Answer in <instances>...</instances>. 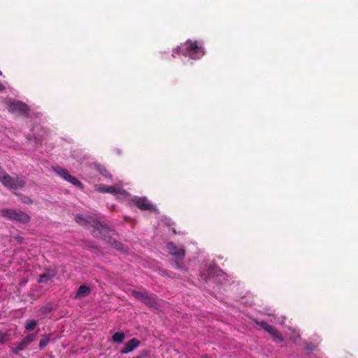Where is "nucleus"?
Instances as JSON below:
<instances>
[{
  "instance_id": "f257e3e1",
  "label": "nucleus",
  "mask_w": 358,
  "mask_h": 358,
  "mask_svg": "<svg viewBox=\"0 0 358 358\" xmlns=\"http://www.w3.org/2000/svg\"><path fill=\"white\" fill-rule=\"evenodd\" d=\"M181 54L191 59H196L203 57L205 54L203 44L196 41L187 40L184 43L176 48L173 51V57Z\"/></svg>"
},
{
  "instance_id": "f03ea898",
  "label": "nucleus",
  "mask_w": 358,
  "mask_h": 358,
  "mask_svg": "<svg viewBox=\"0 0 358 358\" xmlns=\"http://www.w3.org/2000/svg\"><path fill=\"white\" fill-rule=\"evenodd\" d=\"M0 181L6 188L16 190L22 188L25 182L22 177L16 176L15 178L9 176L0 166Z\"/></svg>"
},
{
  "instance_id": "7ed1b4c3",
  "label": "nucleus",
  "mask_w": 358,
  "mask_h": 358,
  "mask_svg": "<svg viewBox=\"0 0 358 358\" xmlns=\"http://www.w3.org/2000/svg\"><path fill=\"white\" fill-rule=\"evenodd\" d=\"M1 215L10 220L16 221L22 224L28 223L30 217L28 214L21 210L4 208L1 210Z\"/></svg>"
},
{
  "instance_id": "20e7f679",
  "label": "nucleus",
  "mask_w": 358,
  "mask_h": 358,
  "mask_svg": "<svg viewBox=\"0 0 358 358\" xmlns=\"http://www.w3.org/2000/svg\"><path fill=\"white\" fill-rule=\"evenodd\" d=\"M8 110L10 113H18L21 115H27L29 110L27 105L21 101H11L8 105Z\"/></svg>"
},
{
  "instance_id": "39448f33",
  "label": "nucleus",
  "mask_w": 358,
  "mask_h": 358,
  "mask_svg": "<svg viewBox=\"0 0 358 358\" xmlns=\"http://www.w3.org/2000/svg\"><path fill=\"white\" fill-rule=\"evenodd\" d=\"M76 222L81 226L87 227L92 225L95 229H99V227L103 228V225L99 222L95 220L92 217H84L81 215H77L75 218Z\"/></svg>"
},
{
  "instance_id": "423d86ee",
  "label": "nucleus",
  "mask_w": 358,
  "mask_h": 358,
  "mask_svg": "<svg viewBox=\"0 0 358 358\" xmlns=\"http://www.w3.org/2000/svg\"><path fill=\"white\" fill-rule=\"evenodd\" d=\"M166 248L171 255L180 259H182L184 257L185 252L183 248H179L171 242L167 243Z\"/></svg>"
},
{
  "instance_id": "0eeeda50",
  "label": "nucleus",
  "mask_w": 358,
  "mask_h": 358,
  "mask_svg": "<svg viewBox=\"0 0 358 358\" xmlns=\"http://www.w3.org/2000/svg\"><path fill=\"white\" fill-rule=\"evenodd\" d=\"M141 342L136 338H134L127 341L124 347L120 350L122 354H127L132 352L134 349L140 345Z\"/></svg>"
},
{
  "instance_id": "6e6552de",
  "label": "nucleus",
  "mask_w": 358,
  "mask_h": 358,
  "mask_svg": "<svg viewBox=\"0 0 358 358\" xmlns=\"http://www.w3.org/2000/svg\"><path fill=\"white\" fill-rule=\"evenodd\" d=\"M260 325L265 331L269 333L272 336L276 338L280 341H282V338L281 337V336L279 334L278 331L274 327L268 324L265 322H261Z\"/></svg>"
},
{
  "instance_id": "1a4fd4ad",
  "label": "nucleus",
  "mask_w": 358,
  "mask_h": 358,
  "mask_svg": "<svg viewBox=\"0 0 358 358\" xmlns=\"http://www.w3.org/2000/svg\"><path fill=\"white\" fill-rule=\"evenodd\" d=\"M134 203L141 210H152L153 206L145 198H138L133 200Z\"/></svg>"
},
{
  "instance_id": "9d476101",
  "label": "nucleus",
  "mask_w": 358,
  "mask_h": 358,
  "mask_svg": "<svg viewBox=\"0 0 358 358\" xmlns=\"http://www.w3.org/2000/svg\"><path fill=\"white\" fill-rule=\"evenodd\" d=\"M35 338V334H29L26 336L16 347L17 351L24 350Z\"/></svg>"
},
{
  "instance_id": "9b49d317",
  "label": "nucleus",
  "mask_w": 358,
  "mask_h": 358,
  "mask_svg": "<svg viewBox=\"0 0 358 358\" xmlns=\"http://www.w3.org/2000/svg\"><path fill=\"white\" fill-rule=\"evenodd\" d=\"M90 288L86 285H81L79 287L76 292V294L75 298L76 299H80L88 296L90 293Z\"/></svg>"
},
{
  "instance_id": "f8f14e48",
  "label": "nucleus",
  "mask_w": 358,
  "mask_h": 358,
  "mask_svg": "<svg viewBox=\"0 0 358 358\" xmlns=\"http://www.w3.org/2000/svg\"><path fill=\"white\" fill-rule=\"evenodd\" d=\"M97 190L102 193H112V194L117 193L115 188L114 187L108 186V185H99L97 187Z\"/></svg>"
},
{
  "instance_id": "ddd939ff",
  "label": "nucleus",
  "mask_w": 358,
  "mask_h": 358,
  "mask_svg": "<svg viewBox=\"0 0 358 358\" xmlns=\"http://www.w3.org/2000/svg\"><path fill=\"white\" fill-rule=\"evenodd\" d=\"M125 338V334L124 332H116L113 336V341L117 343H121Z\"/></svg>"
},
{
  "instance_id": "4468645a",
  "label": "nucleus",
  "mask_w": 358,
  "mask_h": 358,
  "mask_svg": "<svg viewBox=\"0 0 358 358\" xmlns=\"http://www.w3.org/2000/svg\"><path fill=\"white\" fill-rule=\"evenodd\" d=\"M143 302L150 307H153L156 304L155 297L154 295L147 294Z\"/></svg>"
},
{
  "instance_id": "2eb2a0df",
  "label": "nucleus",
  "mask_w": 358,
  "mask_h": 358,
  "mask_svg": "<svg viewBox=\"0 0 358 358\" xmlns=\"http://www.w3.org/2000/svg\"><path fill=\"white\" fill-rule=\"evenodd\" d=\"M146 294H147L146 292H138V291H132L131 292V295L142 302L145 300V297Z\"/></svg>"
},
{
  "instance_id": "dca6fc26",
  "label": "nucleus",
  "mask_w": 358,
  "mask_h": 358,
  "mask_svg": "<svg viewBox=\"0 0 358 358\" xmlns=\"http://www.w3.org/2000/svg\"><path fill=\"white\" fill-rule=\"evenodd\" d=\"M36 324H37V322L36 320H29L27 321V322L25 324V329L27 331H31L36 327Z\"/></svg>"
},
{
  "instance_id": "f3484780",
  "label": "nucleus",
  "mask_w": 358,
  "mask_h": 358,
  "mask_svg": "<svg viewBox=\"0 0 358 358\" xmlns=\"http://www.w3.org/2000/svg\"><path fill=\"white\" fill-rule=\"evenodd\" d=\"M66 180L70 182L71 184H73L75 186L83 187L82 183L75 177L70 176H69V179Z\"/></svg>"
},
{
  "instance_id": "a211bd4d",
  "label": "nucleus",
  "mask_w": 358,
  "mask_h": 358,
  "mask_svg": "<svg viewBox=\"0 0 358 358\" xmlns=\"http://www.w3.org/2000/svg\"><path fill=\"white\" fill-rule=\"evenodd\" d=\"M50 342V337L49 336H45V338L40 341L39 343V347L43 349Z\"/></svg>"
},
{
  "instance_id": "6ab92c4d",
  "label": "nucleus",
  "mask_w": 358,
  "mask_h": 358,
  "mask_svg": "<svg viewBox=\"0 0 358 358\" xmlns=\"http://www.w3.org/2000/svg\"><path fill=\"white\" fill-rule=\"evenodd\" d=\"M52 278L51 275L49 274H43L41 275L38 279L39 282H47L50 278Z\"/></svg>"
},
{
  "instance_id": "aec40b11",
  "label": "nucleus",
  "mask_w": 358,
  "mask_h": 358,
  "mask_svg": "<svg viewBox=\"0 0 358 358\" xmlns=\"http://www.w3.org/2000/svg\"><path fill=\"white\" fill-rule=\"evenodd\" d=\"M58 173L66 180H68L69 176H71L65 169H60Z\"/></svg>"
},
{
  "instance_id": "412c9836",
  "label": "nucleus",
  "mask_w": 358,
  "mask_h": 358,
  "mask_svg": "<svg viewBox=\"0 0 358 358\" xmlns=\"http://www.w3.org/2000/svg\"><path fill=\"white\" fill-rule=\"evenodd\" d=\"M22 203H26V204H30L32 203V201L28 197H24L22 199Z\"/></svg>"
},
{
  "instance_id": "4be33fe9",
  "label": "nucleus",
  "mask_w": 358,
  "mask_h": 358,
  "mask_svg": "<svg viewBox=\"0 0 358 358\" xmlns=\"http://www.w3.org/2000/svg\"><path fill=\"white\" fill-rule=\"evenodd\" d=\"M0 75H2V73H1V71H0Z\"/></svg>"
},
{
  "instance_id": "5701e85b",
  "label": "nucleus",
  "mask_w": 358,
  "mask_h": 358,
  "mask_svg": "<svg viewBox=\"0 0 358 358\" xmlns=\"http://www.w3.org/2000/svg\"><path fill=\"white\" fill-rule=\"evenodd\" d=\"M204 358H208V357H204Z\"/></svg>"
}]
</instances>
